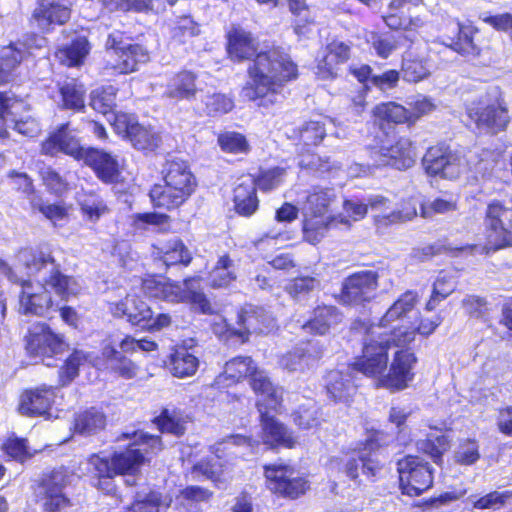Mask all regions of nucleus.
Masks as SVG:
<instances>
[{
    "mask_svg": "<svg viewBox=\"0 0 512 512\" xmlns=\"http://www.w3.org/2000/svg\"><path fill=\"white\" fill-rule=\"evenodd\" d=\"M419 301L420 295L416 290H406L397 297L377 323L355 319L351 324L353 331L373 335V329L379 327L388 330V338L384 341H366L361 355L349 367L367 377L378 379L387 370L390 347H409L415 341L416 335L430 336L441 325L442 318H425L420 312L412 316L411 313Z\"/></svg>",
    "mask_w": 512,
    "mask_h": 512,
    "instance_id": "f03ea898",
    "label": "nucleus"
},
{
    "mask_svg": "<svg viewBox=\"0 0 512 512\" xmlns=\"http://www.w3.org/2000/svg\"><path fill=\"white\" fill-rule=\"evenodd\" d=\"M161 260L166 267L182 265L187 267L192 262V255L180 238L169 240L161 250Z\"/></svg>",
    "mask_w": 512,
    "mask_h": 512,
    "instance_id": "5fc2aeb1",
    "label": "nucleus"
},
{
    "mask_svg": "<svg viewBox=\"0 0 512 512\" xmlns=\"http://www.w3.org/2000/svg\"><path fill=\"white\" fill-rule=\"evenodd\" d=\"M109 12L150 13L154 11V0H102Z\"/></svg>",
    "mask_w": 512,
    "mask_h": 512,
    "instance_id": "0e129e2a",
    "label": "nucleus"
},
{
    "mask_svg": "<svg viewBox=\"0 0 512 512\" xmlns=\"http://www.w3.org/2000/svg\"><path fill=\"white\" fill-rule=\"evenodd\" d=\"M87 352L74 348L58 369V384L60 387L70 385L80 373V367L88 362Z\"/></svg>",
    "mask_w": 512,
    "mask_h": 512,
    "instance_id": "a18cd8bd",
    "label": "nucleus"
},
{
    "mask_svg": "<svg viewBox=\"0 0 512 512\" xmlns=\"http://www.w3.org/2000/svg\"><path fill=\"white\" fill-rule=\"evenodd\" d=\"M399 485L403 495L418 497L433 486V470L417 455H405L397 461Z\"/></svg>",
    "mask_w": 512,
    "mask_h": 512,
    "instance_id": "4468645a",
    "label": "nucleus"
},
{
    "mask_svg": "<svg viewBox=\"0 0 512 512\" xmlns=\"http://www.w3.org/2000/svg\"><path fill=\"white\" fill-rule=\"evenodd\" d=\"M380 275L376 270H360L347 275L334 299L346 308H365L377 296Z\"/></svg>",
    "mask_w": 512,
    "mask_h": 512,
    "instance_id": "f8f14e48",
    "label": "nucleus"
},
{
    "mask_svg": "<svg viewBox=\"0 0 512 512\" xmlns=\"http://www.w3.org/2000/svg\"><path fill=\"white\" fill-rule=\"evenodd\" d=\"M225 40L230 61H251L246 69L248 80L241 88L242 96L265 111L280 104L282 89L300 76L298 64L290 54L279 46L260 51L258 38L239 25L226 31Z\"/></svg>",
    "mask_w": 512,
    "mask_h": 512,
    "instance_id": "f257e3e1",
    "label": "nucleus"
},
{
    "mask_svg": "<svg viewBox=\"0 0 512 512\" xmlns=\"http://www.w3.org/2000/svg\"><path fill=\"white\" fill-rule=\"evenodd\" d=\"M25 266L36 273L43 271L48 266H51L49 273H52L56 269L59 272H63L60 263H58L53 254L52 249L44 246L31 248L27 252Z\"/></svg>",
    "mask_w": 512,
    "mask_h": 512,
    "instance_id": "3c124183",
    "label": "nucleus"
},
{
    "mask_svg": "<svg viewBox=\"0 0 512 512\" xmlns=\"http://www.w3.org/2000/svg\"><path fill=\"white\" fill-rule=\"evenodd\" d=\"M259 4H270L277 6L279 0H256ZM289 11L293 15L292 27L297 35H304L315 23L314 16L311 14L310 7L306 0H286Z\"/></svg>",
    "mask_w": 512,
    "mask_h": 512,
    "instance_id": "ea45409f",
    "label": "nucleus"
},
{
    "mask_svg": "<svg viewBox=\"0 0 512 512\" xmlns=\"http://www.w3.org/2000/svg\"><path fill=\"white\" fill-rule=\"evenodd\" d=\"M328 229V223L324 216L309 215L305 216L302 222L303 239L312 244H318Z\"/></svg>",
    "mask_w": 512,
    "mask_h": 512,
    "instance_id": "e2e57ef3",
    "label": "nucleus"
},
{
    "mask_svg": "<svg viewBox=\"0 0 512 512\" xmlns=\"http://www.w3.org/2000/svg\"><path fill=\"white\" fill-rule=\"evenodd\" d=\"M343 312L333 304H318L310 312L302 328L313 336L328 335L343 322Z\"/></svg>",
    "mask_w": 512,
    "mask_h": 512,
    "instance_id": "a878e982",
    "label": "nucleus"
},
{
    "mask_svg": "<svg viewBox=\"0 0 512 512\" xmlns=\"http://www.w3.org/2000/svg\"><path fill=\"white\" fill-rule=\"evenodd\" d=\"M237 278L234 261L229 253L221 255L210 272V285L213 288H225Z\"/></svg>",
    "mask_w": 512,
    "mask_h": 512,
    "instance_id": "8fccbe9b",
    "label": "nucleus"
},
{
    "mask_svg": "<svg viewBox=\"0 0 512 512\" xmlns=\"http://www.w3.org/2000/svg\"><path fill=\"white\" fill-rule=\"evenodd\" d=\"M135 440L121 450L112 451L109 455L100 452L92 453L85 459L86 472L90 486L100 494L115 497L119 493L116 482L118 476H137L142 467L150 463L151 457L164 449L161 435L143 431H134L127 435Z\"/></svg>",
    "mask_w": 512,
    "mask_h": 512,
    "instance_id": "20e7f679",
    "label": "nucleus"
},
{
    "mask_svg": "<svg viewBox=\"0 0 512 512\" xmlns=\"http://www.w3.org/2000/svg\"><path fill=\"white\" fill-rule=\"evenodd\" d=\"M151 423L161 434L182 437L186 432L187 419L180 409L162 408L160 413L151 419Z\"/></svg>",
    "mask_w": 512,
    "mask_h": 512,
    "instance_id": "79ce46f5",
    "label": "nucleus"
},
{
    "mask_svg": "<svg viewBox=\"0 0 512 512\" xmlns=\"http://www.w3.org/2000/svg\"><path fill=\"white\" fill-rule=\"evenodd\" d=\"M263 476L265 488L276 499L295 501L305 496L311 488L306 475L284 462L264 464Z\"/></svg>",
    "mask_w": 512,
    "mask_h": 512,
    "instance_id": "9d476101",
    "label": "nucleus"
},
{
    "mask_svg": "<svg viewBox=\"0 0 512 512\" xmlns=\"http://www.w3.org/2000/svg\"><path fill=\"white\" fill-rule=\"evenodd\" d=\"M510 503H512V489L491 490L472 500L471 505L475 510H500Z\"/></svg>",
    "mask_w": 512,
    "mask_h": 512,
    "instance_id": "13d9d810",
    "label": "nucleus"
},
{
    "mask_svg": "<svg viewBox=\"0 0 512 512\" xmlns=\"http://www.w3.org/2000/svg\"><path fill=\"white\" fill-rule=\"evenodd\" d=\"M449 25L456 29L452 34L445 32L447 46L459 55L478 58L488 49V42L480 39V29L472 23L464 24L458 19H451Z\"/></svg>",
    "mask_w": 512,
    "mask_h": 512,
    "instance_id": "aec40b11",
    "label": "nucleus"
},
{
    "mask_svg": "<svg viewBox=\"0 0 512 512\" xmlns=\"http://www.w3.org/2000/svg\"><path fill=\"white\" fill-rule=\"evenodd\" d=\"M383 465L375 458L367 454L358 453L357 456L348 458L342 467L343 474L354 483L360 484V471L367 478H374L381 471Z\"/></svg>",
    "mask_w": 512,
    "mask_h": 512,
    "instance_id": "e433bc0d",
    "label": "nucleus"
},
{
    "mask_svg": "<svg viewBox=\"0 0 512 512\" xmlns=\"http://www.w3.org/2000/svg\"><path fill=\"white\" fill-rule=\"evenodd\" d=\"M238 328L227 325L222 332L224 340H236L239 344L249 342L252 334H263L268 327L267 315L262 307L245 304L237 310Z\"/></svg>",
    "mask_w": 512,
    "mask_h": 512,
    "instance_id": "a211bd4d",
    "label": "nucleus"
},
{
    "mask_svg": "<svg viewBox=\"0 0 512 512\" xmlns=\"http://www.w3.org/2000/svg\"><path fill=\"white\" fill-rule=\"evenodd\" d=\"M258 369L252 357L235 356L225 363L224 373L217 377L215 383H220L222 379L230 380L233 384L250 380Z\"/></svg>",
    "mask_w": 512,
    "mask_h": 512,
    "instance_id": "58836bf2",
    "label": "nucleus"
},
{
    "mask_svg": "<svg viewBox=\"0 0 512 512\" xmlns=\"http://www.w3.org/2000/svg\"><path fill=\"white\" fill-rule=\"evenodd\" d=\"M71 483V473L61 466L42 473L31 486L34 502L43 512H61L71 505L65 488Z\"/></svg>",
    "mask_w": 512,
    "mask_h": 512,
    "instance_id": "9b49d317",
    "label": "nucleus"
},
{
    "mask_svg": "<svg viewBox=\"0 0 512 512\" xmlns=\"http://www.w3.org/2000/svg\"><path fill=\"white\" fill-rule=\"evenodd\" d=\"M200 34V26L190 15L176 18L170 30L171 40L176 44H186Z\"/></svg>",
    "mask_w": 512,
    "mask_h": 512,
    "instance_id": "4d7b16f0",
    "label": "nucleus"
},
{
    "mask_svg": "<svg viewBox=\"0 0 512 512\" xmlns=\"http://www.w3.org/2000/svg\"><path fill=\"white\" fill-rule=\"evenodd\" d=\"M256 407L259 412L260 444L270 450L294 449L298 441L293 430L270 414L263 403L257 402Z\"/></svg>",
    "mask_w": 512,
    "mask_h": 512,
    "instance_id": "f3484780",
    "label": "nucleus"
},
{
    "mask_svg": "<svg viewBox=\"0 0 512 512\" xmlns=\"http://www.w3.org/2000/svg\"><path fill=\"white\" fill-rule=\"evenodd\" d=\"M118 89L112 85L102 86L93 90L90 94L91 108L104 116L109 114L115 117L120 111H116Z\"/></svg>",
    "mask_w": 512,
    "mask_h": 512,
    "instance_id": "09e8293b",
    "label": "nucleus"
},
{
    "mask_svg": "<svg viewBox=\"0 0 512 512\" xmlns=\"http://www.w3.org/2000/svg\"><path fill=\"white\" fill-rule=\"evenodd\" d=\"M420 204L414 196L404 197L400 200L397 207L389 213L375 214L373 216V224L378 230H384L394 225L412 221L418 215Z\"/></svg>",
    "mask_w": 512,
    "mask_h": 512,
    "instance_id": "c756f323",
    "label": "nucleus"
},
{
    "mask_svg": "<svg viewBox=\"0 0 512 512\" xmlns=\"http://www.w3.org/2000/svg\"><path fill=\"white\" fill-rule=\"evenodd\" d=\"M417 362L416 354L407 347L397 350L387 372L377 379L376 387L390 392L405 390L415 378L414 368Z\"/></svg>",
    "mask_w": 512,
    "mask_h": 512,
    "instance_id": "dca6fc26",
    "label": "nucleus"
},
{
    "mask_svg": "<svg viewBox=\"0 0 512 512\" xmlns=\"http://www.w3.org/2000/svg\"><path fill=\"white\" fill-rule=\"evenodd\" d=\"M29 111L27 102L12 91H0V121H15Z\"/></svg>",
    "mask_w": 512,
    "mask_h": 512,
    "instance_id": "864d4df0",
    "label": "nucleus"
},
{
    "mask_svg": "<svg viewBox=\"0 0 512 512\" xmlns=\"http://www.w3.org/2000/svg\"><path fill=\"white\" fill-rule=\"evenodd\" d=\"M113 318L125 320L130 326L149 333L160 332L172 324L168 312H155L153 306L138 294H126L118 301L108 303Z\"/></svg>",
    "mask_w": 512,
    "mask_h": 512,
    "instance_id": "0eeeda50",
    "label": "nucleus"
},
{
    "mask_svg": "<svg viewBox=\"0 0 512 512\" xmlns=\"http://www.w3.org/2000/svg\"><path fill=\"white\" fill-rule=\"evenodd\" d=\"M42 185L47 192L56 197H61L70 190V185L65 176L52 166H45L38 171Z\"/></svg>",
    "mask_w": 512,
    "mask_h": 512,
    "instance_id": "6e6d98bb",
    "label": "nucleus"
},
{
    "mask_svg": "<svg viewBox=\"0 0 512 512\" xmlns=\"http://www.w3.org/2000/svg\"><path fill=\"white\" fill-rule=\"evenodd\" d=\"M30 54L26 44L21 41L11 42L0 50V86L14 80L15 70Z\"/></svg>",
    "mask_w": 512,
    "mask_h": 512,
    "instance_id": "473e14b6",
    "label": "nucleus"
},
{
    "mask_svg": "<svg viewBox=\"0 0 512 512\" xmlns=\"http://www.w3.org/2000/svg\"><path fill=\"white\" fill-rule=\"evenodd\" d=\"M72 15L69 5L59 1L40 0L29 17V25L41 34L54 32L57 26L66 25Z\"/></svg>",
    "mask_w": 512,
    "mask_h": 512,
    "instance_id": "4be33fe9",
    "label": "nucleus"
},
{
    "mask_svg": "<svg viewBox=\"0 0 512 512\" xmlns=\"http://www.w3.org/2000/svg\"><path fill=\"white\" fill-rule=\"evenodd\" d=\"M20 286V313L25 316L45 318L50 313L57 311V302L54 300L52 292L60 300L68 301L76 295L77 281L73 275L59 272L56 269L36 282L31 279L21 280Z\"/></svg>",
    "mask_w": 512,
    "mask_h": 512,
    "instance_id": "39448f33",
    "label": "nucleus"
},
{
    "mask_svg": "<svg viewBox=\"0 0 512 512\" xmlns=\"http://www.w3.org/2000/svg\"><path fill=\"white\" fill-rule=\"evenodd\" d=\"M56 390L53 386L42 384L24 389L18 400L17 412L25 417H49L55 404Z\"/></svg>",
    "mask_w": 512,
    "mask_h": 512,
    "instance_id": "5701e85b",
    "label": "nucleus"
},
{
    "mask_svg": "<svg viewBox=\"0 0 512 512\" xmlns=\"http://www.w3.org/2000/svg\"><path fill=\"white\" fill-rule=\"evenodd\" d=\"M102 354L106 361L107 371L113 377L124 380H132L137 377L140 370L138 364L114 346H105Z\"/></svg>",
    "mask_w": 512,
    "mask_h": 512,
    "instance_id": "72a5a7b5",
    "label": "nucleus"
},
{
    "mask_svg": "<svg viewBox=\"0 0 512 512\" xmlns=\"http://www.w3.org/2000/svg\"><path fill=\"white\" fill-rule=\"evenodd\" d=\"M285 175V168L273 166L261 168L255 175L247 174L246 178L249 182L254 183L256 190H260L262 193H270L283 185Z\"/></svg>",
    "mask_w": 512,
    "mask_h": 512,
    "instance_id": "c03bdc74",
    "label": "nucleus"
},
{
    "mask_svg": "<svg viewBox=\"0 0 512 512\" xmlns=\"http://www.w3.org/2000/svg\"><path fill=\"white\" fill-rule=\"evenodd\" d=\"M23 341L27 355L42 360L54 358L68 348L64 335L55 332L43 321L33 323L27 329Z\"/></svg>",
    "mask_w": 512,
    "mask_h": 512,
    "instance_id": "2eb2a0df",
    "label": "nucleus"
},
{
    "mask_svg": "<svg viewBox=\"0 0 512 512\" xmlns=\"http://www.w3.org/2000/svg\"><path fill=\"white\" fill-rule=\"evenodd\" d=\"M58 93L60 96L59 108L70 110L75 113H82L86 108L85 86L73 79L69 82L59 84Z\"/></svg>",
    "mask_w": 512,
    "mask_h": 512,
    "instance_id": "a19ab883",
    "label": "nucleus"
},
{
    "mask_svg": "<svg viewBox=\"0 0 512 512\" xmlns=\"http://www.w3.org/2000/svg\"><path fill=\"white\" fill-rule=\"evenodd\" d=\"M79 210L85 221L96 223L100 218L110 212L106 202L92 193L89 198L79 202Z\"/></svg>",
    "mask_w": 512,
    "mask_h": 512,
    "instance_id": "338daca9",
    "label": "nucleus"
},
{
    "mask_svg": "<svg viewBox=\"0 0 512 512\" xmlns=\"http://www.w3.org/2000/svg\"><path fill=\"white\" fill-rule=\"evenodd\" d=\"M351 58V45L337 38L332 39L322 49L316 59V76L318 79L333 81L338 78L341 66Z\"/></svg>",
    "mask_w": 512,
    "mask_h": 512,
    "instance_id": "b1692460",
    "label": "nucleus"
},
{
    "mask_svg": "<svg viewBox=\"0 0 512 512\" xmlns=\"http://www.w3.org/2000/svg\"><path fill=\"white\" fill-rule=\"evenodd\" d=\"M481 458L480 446L475 438H465L458 444L454 452V462L460 466H472Z\"/></svg>",
    "mask_w": 512,
    "mask_h": 512,
    "instance_id": "69168bd1",
    "label": "nucleus"
},
{
    "mask_svg": "<svg viewBox=\"0 0 512 512\" xmlns=\"http://www.w3.org/2000/svg\"><path fill=\"white\" fill-rule=\"evenodd\" d=\"M234 212L244 218L252 217L260 208V199L253 182L240 179L232 190Z\"/></svg>",
    "mask_w": 512,
    "mask_h": 512,
    "instance_id": "7c9ffc66",
    "label": "nucleus"
},
{
    "mask_svg": "<svg viewBox=\"0 0 512 512\" xmlns=\"http://www.w3.org/2000/svg\"><path fill=\"white\" fill-rule=\"evenodd\" d=\"M161 183L149 190L154 208L172 211L184 205L196 192L198 181L187 160L180 157L166 158L161 170Z\"/></svg>",
    "mask_w": 512,
    "mask_h": 512,
    "instance_id": "423d86ee",
    "label": "nucleus"
},
{
    "mask_svg": "<svg viewBox=\"0 0 512 512\" xmlns=\"http://www.w3.org/2000/svg\"><path fill=\"white\" fill-rule=\"evenodd\" d=\"M80 161L89 167L96 178L106 185H114L123 181L124 160L97 147H85Z\"/></svg>",
    "mask_w": 512,
    "mask_h": 512,
    "instance_id": "6ab92c4d",
    "label": "nucleus"
},
{
    "mask_svg": "<svg viewBox=\"0 0 512 512\" xmlns=\"http://www.w3.org/2000/svg\"><path fill=\"white\" fill-rule=\"evenodd\" d=\"M249 385L254 394L267 401L273 410L277 411L281 407L283 403V389L274 384L264 371L258 369L249 380Z\"/></svg>",
    "mask_w": 512,
    "mask_h": 512,
    "instance_id": "4c0bfd02",
    "label": "nucleus"
},
{
    "mask_svg": "<svg viewBox=\"0 0 512 512\" xmlns=\"http://www.w3.org/2000/svg\"><path fill=\"white\" fill-rule=\"evenodd\" d=\"M198 74L192 70L181 69L168 79L164 97L174 102H192L196 100L200 88Z\"/></svg>",
    "mask_w": 512,
    "mask_h": 512,
    "instance_id": "bb28decb",
    "label": "nucleus"
},
{
    "mask_svg": "<svg viewBox=\"0 0 512 512\" xmlns=\"http://www.w3.org/2000/svg\"><path fill=\"white\" fill-rule=\"evenodd\" d=\"M1 451L9 460L25 463L34 456L26 437H19L15 433L8 435L1 444Z\"/></svg>",
    "mask_w": 512,
    "mask_h": 512,
    "instance_id": "603ef678",
    "label": "nucleus"
},
{
    "mask_svg": "<svg viewBox=\"0 0 512 512\" xmlns=\"http://www.w3.org/2000/svg\"><path fill=\"white\" fill-rule=\"evenodd\" d=\"M91 51V44L86 36H77L69 43L58 47L55 56L59 62L68 67H81Z\"/></svg>",
    "mask_w": 512,
    "mask_h": 512,
    "instance_id": "c9c22d12",
    "label": "nucleus"
},
{
    "mask_svg": "<svg viewBox=\"0 0 512 512\" xmlns=\"http://www.w3.org/2000/svg\"><path fill=\"white\" fill-rule=\"evenodd\" d=\"M114 132L144 155L157 153L163 145L161 134L150 125H143L133 113L119 112L110 121Z\"/></svg>",
    "mask_w": 512,
    "mask_h": 512,
    "instance_id": "ddd939ff",
    "label": "nucleus"
},
{
    "mask_svg": "<svg viewBox=\"0 0 512 512\" xmlns=\"http://www.w3.org/2000/svg\"><path fill=\"white\" fill-rule=\"evenodd\" d=\"M201 280L202 278L200 276H188L183 279L181 300L178 301V304H187L193 311L202 315H216L217 309L214 307L207 294L203 290L193 287V283H199Z\"/></svg>",
    "mask_w": 512,
    "mask_h": 512,
    "instance_id": "2f4dec72",
    "label": "nucleus"
},
{
    "mask_svg": "<svg viewBox=\"0 0 512 512\" xmlns=\"http://www.w3.org/2000/svg\"><path fill=\"white\" fill-rule=\"evenodd\" d=\"M324 388L330 402L346 406L353 402L358 390L353 380L339 370H331L326 374Z\"/></svg>",
    "mask_w": 512,
    "mask_h": 512,
    "instance_id": "c85d7f7f",
    "label": "nucleus"
},
{
    "mask_svg": "<svg viewBox=\"0 0 512 512\" xmlns=\"http://www.w3.org/2000/svg\"><path fill=\"white\" fill-rule=\"evenodd\" d=\"M458 197L452 193H446L443 197H436L430 203L421 202L420 215L429 218L434 214H444L457 210Z\"/></svg>",
    "mask_w": 512,
    "mask_h": 512,
    "instance_id": "680f3d73",
    "label": "nucleus"
},
{
    "mask_svg": "<svg viewBox=\"0 0 512 512\" xmlns=\"http://www.w3.org/2000/svg\"><path fill=\"white\" fill-rule=\"evenodd\" d=\"M68 129L69 123L66 122L50 132L40 143V153L49 157H56L62 153L80 161L85 147L81 146L75 137L69 135Z\"/></svg>",
    "mask_w": 512,
    "mask_h": 512,
    "instance_id": "393cba45",
    "label": "nucleus"
},
{
    "mask_svg": "<svg viewBox=\"0 0 512 512\" xmlns=\"http://www.w3.org/2000/svg\"><path fill=\"white\" fill-rule=\"evenodd\" d=\"M436 110V104L428 96H420L410 103V107L390 100L376 104L371 110V121L379 135L375 136L379 155L385 163L398 170L412 167L417 158V144L410 136L401 135L393 141L389 137L397 126L413 128L421 118Z\"/></svg>",
    "mask_w": 512,
    "mask_h": 512,
    "instance_id": "7ed1b4c3",
    "label": "nucleus"
},
{
    "mask_svg": "<svg viewBox=\"0 0 512 512\" xmlns=\"http://www.w3.org/2000/svg\"><path fill=\"white\" fill-rule=\"evenodd\" d=\"M400 73L408 83H418L430 76L426 60L418 57H408L402 60Z\"/></svg>",
    "mask_w": 512,
    "mask_h": 512,
    "instance_id": "052dcab7",
    "label": "nucleus"
},
{
    "mask_svg": "<svg viewBox=\"0 0 512 512\" xmlns=\"http://www.w3.org/2000/svg\"><path fill=\"white\" fill-rule=\"evenodd\" d=\"M466 115L478 129L491 134L505 131L511 120L508 105L498 88L470 102Z\"/></svg>",
    "mask_w": 512,
    "mask_h": 512,
    "instance_id": "6e6552de",
    "label": "nucleus"
},
{
    "mask_svg": "<svg viewBox=\"0 0 512 512\" xmlns=\"http://www.w3.org/2000/svg\"><path fill=\"white\" fill-rule=\"evenodd\" d=\"M170 373L177 378L193 376L199 367L198 358L185 346H175L165 361Z\"/></svg>",
    "mask_w": 512,
    "mask_h": 512,
    "instance_id": "f704fd0d",
    "label": "nucleus"
},
{
    "mask_svg": "<svg viewBox=\"0 0 512 512\" xmlns=\"http://www.w3.org/2000/svg\"><path fill=\"white\" fill-rule=\"evenodd\" d=\"M217 144L220 149L229 154H248L251 146L246 136L237 131H224L218 134Z\"/></svg>",
    "mask_w": 512,
    "mask_h": 512,
    "instance_id": "bf43d9fd",
    "label": "nucleus"
},
{
    "mask_svg": "<svg viewBox=\"0 0 512 512\" xmlns=\"http://www.w3.org/2000/svg\"><path fill=\"white\" fill-rule=\"evenodd\" d=\"M298 140L305 146H318L326 137L325 123L322 121H306L298 130Z\"/></svg>",
    "mask_w": 512,
    "mask_h": 512,
    "instance_id": "774afa93",
    "label": "nucleus"
},
{
    "mask_svg": "<svg viewBox=\"0 0 512 512\" xmlns=\"http://www.w3.org/2000/svg\"><path fill=\"white\" fill-rule=\"evenodd\" d=\"M422 162L425 172L432 177L453 179L460 174V157L445 142L428 147Z\"/></svg>",
    "mask_w": 512,
    "mask_h": 512,
    "instance_id": "412c9836",
    "label": "nucleus"
},
{
    "mask_svg": "<svg viewBox=\"0 0 512 512\" xmlns=\"http://www.w3.org/2000/svg\"><path fill=\"white\" fill-rule=\"evenodd\" d=\"M122 31L109 33L105 42V51L108 59L105 69L115 75H127L138 70L142 63L149 60V51L147 47L139 42H127Z\"/></svg>",
    "mask_w": 512,
    "mask_h": 512,
    "instance_id": "1a4fd4ad",
    "label": "nucleus"
},
{
    "mask_svg": "<svg viewBox=\"0 0 512 512\" xmlns=\"http://www.w3.org/2000/svg\"><path fill=\"white\" fill-rule=\"evenodd\" d=\"M422 0H393L390 3L389 13L383 17L385 24L392 30L411 31L419 26V19L412 18L400 10L403 3L418 5Z\"/></svg>",
    "mask_w": 512,
    "mask_h": 512,
    "instance_id": "37998d69",
    "label": "nucleus"
},
{
    "mask_svg": "<svg viewBox=\"0 0 512 512\" xmlns=\"http://www.w3.org/2000/svg\"><path fill=\"white\" fill-rule=\"evenodd\" d=\"M74 430L82 435H92L106 426L105 414L95 407L87 408L74 417Z\"/></svg>",
    "mask_w": 512,
    "mask_h": 512,
    "instance_id": "49530a36",
    "label": "nucleus"
},
{
    "mask_svg": "<svg viewBox=\"0 0 512 512\" xmlns=\"http://www.w3.org/2000/svg\"><path fill=\"white\" fill-rule=\"evenodd\" d=\"M141 289L149 297L167 303L178 304V301L181 300L182 286L180 282L163 275H147L141 281Z\"/></svg>",
    "mask_w": 512,
    "mask_h": 512,
    "instance_id": "cd10ccee",
    "label": "nucleus"
},
{
    "mask_svg": "<svg viewBox=\"0 0 512 512\" xmlns=\"http://www.w3.org/2000/svg\"><path fill=\"white\" fill-rule=\"evenodd\" d=\"M450 447L451 440L445 434L428 435L417 442L418 452L430 458L438 466L443 465V456Z\"/></svg>",
    "mask_w": 512,
    "mask_h": 512,
    "instance_id": "de8ad7c7",
    "label": "nucleus"
}]
</instances>
